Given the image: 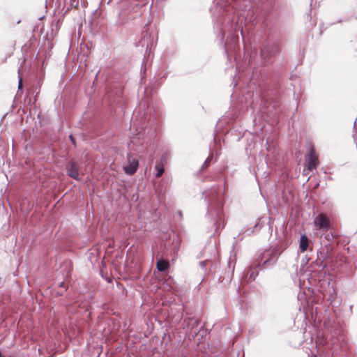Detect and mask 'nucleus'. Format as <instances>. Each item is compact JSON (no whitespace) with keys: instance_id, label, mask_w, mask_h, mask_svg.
<instances>
[{"instance_id":"nucleus-1","label":"nucleus","mask_w":357,"mask_h":357,"mask_svg":"<svg viewBox=\"0 0 357 357\" xmlns=\"http://www.w3.org/2000/svg\"><path fill=\"white\" fill-rule=\"evenodd\" d=\"M127 159V164L123 166V170L127 174L132 175L136 172L139 162L131 154H128Z\"/></svg>"},{"instance_id":"nucleus-2","label":"nucleus","mask_w":357,"mask_h":357,"mask_svg":"<svg viewBox=\"0 0 357 357\" xmlns=\"http://www.w3.org/2000/svg\"><path fill=\"white\" fill-rule=\"evenodd\" d=\"M314 226L319 230L327 231L328 229V220L323 214H319L314 219Z\"/></svg>"},{"instance_id":"nucleus-3","label":"nucleus","mask_w":357,"mask_h":357,"mask_svg":"<svg viewBox=\"0 0 357 357\" xmlns=\"http://www.w3.org/2000/svg\"><path fill=\"white\" fill-rule=\"evenodd\" d=\"M317 165L318 156L316 154L314 149L311 148L307 158V168L309 170H312L313 169L316 168Z\"/></svg>"},{"instance_id":"nucleus-4","label":"nucleus","mask_w":357,"mask_h":357,"mask_svg":"<svg viewBox=\"0 0 357 357\" xmlns=\"http://www.w3.org/2000/svg\"><path fill=\"white\" fill-rule=\"evenodd\" d=\"M67 173L68 176L76 180H79L80 178L77 166L75 162H71L68 165L67 167Z\"/></svg>"},{"instance_id":"nucleus-5","label":"nucleus","mask_w":357,"mask_h":357,"mask_svg":"<svg viewBox=\"0 0 357 357\" xmlns=\"http://www.w3.org/2000/svg\"><path fill=\"white\" fill-rule=\"evenodd\" d=\"M308 247V238L305 234L301 236L299 248L301 252H305Z\"/></svg>"},{"instance_id":"nucleus-6","label":"nucleus","mask_w":357,"mask_h":357,"mask_svg":"<svg viewBox=\"0 0 357 357\" xmlns=\"http://www.w3.org/2000/svg\"><path fill=\"white\" fill-rule=\"evenodd\" d=\"M169 263L165 260H159L157 261L156 267L160 271H165L168 268Z\"/></svg>"},{"instance_id":"nucleus-7","label":"nucleus","mask_w":357,"mask_h":357,"mask_svg":"<svg viewBox=\"0 0 357 357\" xmlns=\"http://www.w3.org/2000/svg\"><path fill=\"white\" fill-rule=\"evenodd\" d=\"M155 170L157 171L155 176L157 177H160L164 172V167L162 165H155Z\"/></svg>"},{"instance_id":"nucleus-8","label":"nucleus","mask_w":357,"mask_h":357,"mask_svg":"<svg viewBox=\"0 0 357 357\" xmlns=\"http://www.w3.org/2000/svg\"><path fill=\"white\" fill-rule=\"evenodd\" d=\"M71 6L74 7H77L79 4L80 0H70Z\"/></svg>"},{"instance_id":"nucleus-9","label":"nucleus","mask_w":357,"mask_h":357,"mask_svg":"<svg viewBox=\"0 0 357 357\" xmlns=\"http://www.w3.org/2000/svg\"><path fill=\"white\" fill-rule=\"evenodd\" d=\"M21 87H22V78L20 77L18 88L20 89Z\"/></svg>"},{"instance_id":"nucleus-10","label":"nucleus","mask_w":357,"mask_h":357,"mask_svg":"<svg viewBox=\"0 0 357 357\" xmlns=\"http://www.w3.org/2000/svg\"><path fill=\"white\" fill-rule=\"evenodd\" d=\"M70 140L72 141V142L74 144L75 142H74V140H73L72 136H70Z\"/></svg>"},{"instance_id":"nucleus-11","label":"nucleus","mask_w":357,"mask_h":357,"mask_svg":"<svg viewBox=\"0 0 357 357\" xmlns=\"http://www.w3.org/2000/svg\"><path fill=\"white\" fill-rule=\"evenodd\" d=\"M59 286H60V287H64V284H63V282H61V283L60 284V285H59Z\"/></svg>"},{"instance_id":"nucleus-12","label":"nucleus","mask_w":357,"mask_h":357,"mask_svg":"<svg viewBox=\"0 0 357 357\" xmlns=\"http://www.w3.org/2000/svg\"><path fill=\"white\" fill-rule=\"evenodd\" d=\"M205 262H201L202 266H204Z\"/></svg>"}]
</instances>
